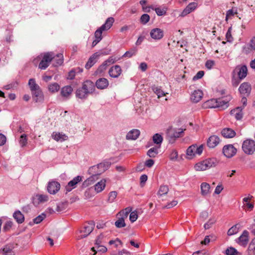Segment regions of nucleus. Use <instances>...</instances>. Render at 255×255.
<instances>
[{"label": "nucleus", "instance_id": "f257e3e1", "mask_svg": "<svg viewBox=\"0 0 255 255\" xmlns=\"http://www.w3.org/2000/svg\"><path fill=\"white\" fill-rule=\"evenodd\" d=\"M54 57V53L53 52L42 53L33 60V63L35 65H36L41 60L38 67L41 70H45L49 66L51 61Z\"/></svg>", "mask_w": 255, "mask_h": 255}, {"label": "nucleus", "instance_id": "f03ea898", "mask_svg": "<svg viewBox=\"0 0 255 255\" xmlns=\"http://www.w3.org/2000/svg\"><path fill=\"white\" fill-rule=\"evenodd\" d=\"M129 207L120 211L116 215L117 220L115 223V226L118 228H122L126 227L125 219H127L129 213L131 212Z\"/></svg>", "mask_w": 255, "mask_h": 255}, {"label": "nucleus", "instance_id": "7ed1b4c3", "mask_svg": "<svg viewBox=\"0 0 255 255\" xmlns=\"http://www.w3.org/2000/svg\"><path fill=\"white\" fill-rule=\"evenodd\" d=\"M217 160L214 158H209L197 163L194 168L196 171H204L216 165Z\"/></svg>", "mask_w": 255, "mask_h": 255}, {"label": "nucleus", "instance_id": "20e7f679", "mask_svg": "<svg viewBox=\"0 0 255 255\" xmlns=\"http://www.w3.org/2000/svg\"><path fill=\"white\" fill-rule=\"evenodd\" d=\"M244 152L247 155H252L255 152V141L252 139L245 140L242 145Z\"/></svg>", "mask_w": 255, "mask_h": 255}, {"label": "nucleus", "instance_id": "39448f33", "mask_svg": "<svg viewBox=\"0 0 255 255\" xmlns=\"http://www.w3.org/2000/svg\"><path fill=\"white\" fill-rule=\"evenodd\" d=\"M203 150L202 145L197 146L196 144L190 146L186 150V158L189 159H192L196 154L200 155Z\"/></svg>", "mask_w": 255, "mask_h": 255}, {"label": "nucleus", "instance_id": "423d86ee", "mask_svg": "<svg viewBox=\"0 0 255 255\" xmlns=\"http://www.w3.org/2000/svg\"><path fill=\"white\" fill-rule=\"evenodd\" d=\"M232 73L240 79L243 80L246 77L248 74L247 67L246 65H238Z\"/></svg>", "mask_w": 255, "mask_h": 255}, {"label": "nucleus", "instance_id": "0eeeda50", "mask_svg": "<svg viewBox=\"0 0 255 255\" xmlns=\"http://www.w3.org/2000/svg\"><path fill=\"white\" fill-rule=\"evenodd\" d=\"M251 90V85L248 82H244L240 86L239 91L240 94L244 97L242 99L244 101V103H245L246 101V98L245 97L249 96Z\"/></svg>", "mask_w": 255, "mask_h": 255}, {"label": "nucleus", "instance_id": "6e6552de", "mask_svg": "<svg viewBox=\"0 0 255 255\" xmlns=\"http://www.w3.org/2000/svg\"><path fill=\"white\" fill-rule=\"evenodd\" d=\"M60 184L55 180H52L48 182L47 186V190L50 194H56L60 189Z\"/></svg>", "mask_w": 255, "mask_h": 255}, {"label": "nucleus", "instance_id": "1a4fd4ad", "mask_svg": "<svg viewBox=\"0 0 255 255\" xmlns=\"http://www.w3.org/2000/svg\"><path fill=\"white\" fill-rule=\"evenodd\" d=\"M94 227L95 224L93 222L86 224L83 230L81 231L82 234L78 237V239H83L87 237L92 232Z\"/></svg>", "mask_w": 255, "mask_h": 255}, {"label": "nucleus", "instance_id": "9d476101", "mask_svg": "<svg viewBox=\"0 0 255 255\" xmlns=\"http://www.w3.org/2000/svg\"><path fill=\"white\" fill-rule=\"evenodd\" d=\"M223 153L227 158L234 156L237 153V149L232 144H227L223 148Z\"/></svg>", "mask_w": 255, "mask_h": 255}, {"label": "nucleus", "instance_id": "9b49d317", "mask_svg": "<svg viewBox=\"0 0 255 255\" xmlns=\"http://www.w3.org/2000/svg\"><path fill=\"white\" fill-rule=\"evenodd\" d=\"M255 51V36L253 37L248 44H246L243 47V52L248 54Z\"/></svg>", "mask_w": 255, "mask_h": 255}, {"label": "nucleus", "instance_id": "f8f14e48", "mask_svg": "<svg viewBox=\"0 0 255 255\" xmlns=\"http://www.w3.org/2000/svg\"><path fill=\"white\" fill-rule=\"evenodd\" d=\"M82 180V177L81 176H77L74 177L72 180L69 181L68 184L65 187V189L67 192H70L72 189L77 187L78 183Z\"/></svg>", "mask_w": 255, "mask_h": 255}, {"label": "nucleus", "instance_id": "ddd939ff", "mask_svg": "<svg viewBox=\"0 0 255 255\" xmlns=\"http://www.w3.org/2000/svg\"><path fill=\"white\" fill-rule=\"evenodd\" d=\"M220 141L221 140L219 136L213 135L208 138L207 144L209 148H213L219 144Z\"/></svg>", "mask_w": 255, "mask_h": 255}, {"label": "nucleus", "instance_id": "4468645a", "mask_svg": "<svg viewBox=\"0 0 255 255\" xmlns=\"http://www.w3.org/2000/svg\"><path fill=\"white\" fill-rule=\"evenodd\" d=\"M122 69L119 65H115L110 68L109 71V74L110 77L117 78L121 74Z\"/></svg>", "mask_w": 255, "mask_h": 255}, {"label": "nucleus", "instance_id": "2eb2a0df", "mask_svg": "<svg viewBox=\"0 0 255 255\" xmlns=\"http://www.w3.org/2000/svg\"><path fill=\"white\" fill-rule=\"evenodd\" d=\"M237 242L240 245L246 246L249 242V232L246 230L244 231Z\"/></svg>", "mask_w": 255, "mask_h": 255}, {"label": "nucleus", "instance_id": "dca6fc26", "mask_svg": "<svg viewBox=\"0 0 255 255\" xmlns=\"http://www.w3.org/2000/svg\"><path fill=\"white\" fill-rule=\"evenodd\" d=\"M197 6V3L195 2L189 3L188 5L183 10L181 14V15L183 17L186 16L188 14L194 11L196 8Z\"/></svg>", "mask_w": 255, "mask_h": 255}, {"label": "nucleus", "instance_id": "f3484780", "mask_svg": "<svg viewBox=\"0 0 255 255\" xmlns=\"http://www.w3.org/2000/svg\"><path fill=\"white\" fill-rule=\"evenodd\" d=\"M150 36L154 39L159 40L163 36V32L160 28H154L150 32Z\"/></svg>", "mask_w": 255, "mask_h": 255}, {"label": "nucleus", "instance_id": "a211bd4d", "mask_svg": "<svg viewBox=\"0 0 255 255\" xmlns=\"http://www.w3.org/2000/svg\"><path fill=\"white\" fill-rule=\"evenodd\" d=\"M111 164V163L109 161H104L96 165L93 166L91 170L93 169L99 168L100 172L102 174L110 167Z\"/></svg>", "mask_w": 255, "mask_h": 255}, {"label": "nucleus", "instance_id": "6ab92c4d", "mask_svg": "<svg viewBox=\"0 0 255 255\" xmlns=\"http://www.w3.org/2000/svg\"><path fill=\"white\" fill-rule=\"evenodd\" d=\"M203 92L200 90H195L191 95V100L194 103L199 102L203 97Z\"/></svg>", "mask_w": 255, "mask_h": 255}, {"label": "nucleus", "instance_id": "aec40b11", "mask_svg": "<svg viewBox=\"0 0 255 255\" xmlns=\"http://www.w3.org/2000/svg\"><path fill=\"white\" fill-rule=\"evenodd\" d=\"M96 86L99 89H106L109 86V81L106 78H101L97 80Z\"/></svg>", "mask_w": 255, "mask_h": 255}, {"label": "nucleus", "instance_id": "412c9836", "mask_svg": "<svg viewBox=\"0 0 255 255\" xmlns=\"http://www.w3.org/2000/svg\"><path fill=\"white\" fill-rule=\"evenodd\" d=\"M183 132V130L180 129L178 131H176L171 128L167 129L166 134L168 138H174L179 137Z\"/></svg>", "mask_w": 255, "mask_h": 255}, {"label": "nucleus", "instance_id": "4be33fe9", "mask_svg": "<svg viewBox=\"0 0 255 255\" xmlns=\"http://www.w3.org/2000/svg\"><path fill=\"white\" fill-rule=\"evenodd\" d=\"M52 137L57 141L62 142L68 139V136L64 133L59 132H53Z\"/></svg>", "mask_w": 255, "mask_h": 255}, {"label": "nucleus", "instance_id": "5701e85b", "mask_svg": "<svg viewBox=\"0 0 255 255\" xmlns=\"http://www.w3.org/2000/svg\"><path fill=\"white\" fill-rule=\"evenodd\" d=\"M82 88L89 94L92 93L94 88V85L92 82L86 81L83 84Z\"/></svg>", "mask_w": 255, "mask_h": 255}, {"label": "nucleus", "instance_id": "b1692460", "mask_svg": "<svg viewBox=\"0 0 255 255\" xmlns=\"http://www.w3.org/2000/svg\"><path fill=\"white\" fill-rule=\"evenodd\" d=\"M230 114L234 116L237 120H240L242 119L243 113L241 107H237L231 111Z\"/></svg>", "mask_w": 255, "mask_h": 255}, {"label": "nucleus", "instance_id": "393cba45", "mask_svg": "<svg viewBox=\"0 0 255 255\" xmlns=\"http://www.w3.org/2000/svg\"><path fill=\"white\" fill-rule=\"evenodd\" d=\"M222 135L225 138H230L236 135V132L230 128H225L221 131Z\"/></svg>", "mask_w": 255, "mask_h": 255}, {"label": "nucleus", "instance_id": "a878e982", "mask_svg": "<svg viewBox=\"0 0 255 255\" xmlns=\"http://www.w3.org/2000/svg\"><path fill=\"white\" fill-rule=\"evenodd\" d=\"M140 134V131L137 129H133L129 131L126 135L127 139L135 140Z\"/></svg>", "mask_w": 255, "mask_h": 255}, {"label": "nucleus", "instance_id": "bb28decb", "mask_svg": "<svg viewBox=\"0 0 255 255\" xmlns=\"http://www.w3.org/2000/svg\"><path fill=\"white\" fill-rule=\"evenodd\" d=\"M36 102H42L44 100V96L41 88L32 93Z\"/></svg>", "mask_w": 255, "mask_h": 255}, {"label": "nucleus", "instance_id": "cd10ccee", "mask_svg": "<svg viewBox=\"0 0 255 255\" xmlns=\"http://www.w3.org/2000/svg\"><path fill=\"white\" fill-rule=\"evenodd\" d=\"M99 179L97 175H91L83 183V187H87L95 183Z\"/></svg>", "mask_w": 255, "mask_h": 255}, {"label": "nucleus", "instance_id": "c85d7f7f", "mask_svg": "<svg viewBox=\"0 0 255 255\" xmlns=\"http://www.w3.org/2000/svg\"><path fill=\"white\" fill-rule=\"evenodd\" d=\"M0 254L2 255H14L13 251V247L10 245H7L2 250H0Z\"/></svg>", "mask_w": 255, "mask_h": 255}, {"label": "nucleus", "instance_id": "c756f323", "mask_svg": "<svg viewBox=\"0 0 255 255\" xmlns=\"http://www.w3.org/2000/svg\"><path fill=\"white\" fill-rule=\"evenodd\" d=\"M73 89L70 86H66L63 87L61 90V96L65 98H68L71 95Z\"/></svg>", "mask_w": 255, "mask_h": 255}, {"label": "nucleus", "instance_id": "7c9ffc66", "mask_svg": "<svg viewBox=\"0 0 255 255\" xmlns=\"http://www.w3.org/2000/svg\"><path fill=\"white\" fill-rule=\"evenodd\" d=\"M106 182L105 179H102L95 185L94 189L97 193H100L105 189Z\"/></svg>", "mask_w": 255, "mask_h": 255}, {"label": "nucleus", "instance_id": "2f4dec72", "mask_svg": "<svg viewBox=\"0 0 255 255\" xmlns=\"http://www.w3.org/2000/svg\"><path fill=\"white\" fill-rule=\"evenodd\" d=\"M201 194L206 196L210 193V185L206 182H203L201 184Z\"/></svg>", "mask_w": 255, "mask_h": 255}, {"label": "nucleus", "instance_id": "473e14b6", "mask_svg": "<svg viewBox=\"0 0 255 255\" xmlns=\"http://www.w3.org/2000/svg\"><path fill=\"white\" fill-rule=\"evenodd\" d=\"M99 56V54L97 53H94L89 59L88 62L85 65V68L87 69L90 68L95 63L96 59Z\"/></svg>", "mask_w": 255, "mask_h": 255}, {"label": "nucleus", "instance_id": "72a5a7b5", "mask_svg": "<svg viewBox=\"0 0 255 255\" xmlns=\"http://www.w3.org/2000/svg\"><path fill=\"white\" fill-rule=\"evenodd\" d=\"M13 217L18 224H21L24 221V215L19 211H15L13 214Z\"/></svg>", "mask_w": 255, "mask_h": 255}, {"label": "nucleus", "instance_id": "f704fd0d", "mask_svg": "<svg viewBox=\"0 0 255 255\" xmlns=\"http://www.w3.org/2000/svg\"><path fill=\"white\" fill-rule=\"evenodd\" d=\"M218 103L217 99H212L206 101L204 104V106L208 108H216L219 106Z\"/></svg>", "mask_w": 255, "mask_h": 255}, {"label": "nucleus", "instance_id": "c9c22d12", "mask_svg": "<svg viewBox=\"0 0 255 255\" xmlns=\"http://www.w3.org/2000/svg\"><path fill=\"white\" fill-rule=\"evenodd\" d=\"M114 22V18L109 17L107 19L105 24L102 25L100 27L101 28V29H102L104 31L107 30L111 27V26L113 25Z\"/></svg>", "mask_w": 255, "mask_h": 255}, {"label": "nucleus", "instance_id": "e433bc0d", "mask_svg": "<svg viewBox=\"0 0 255 255\" xmlns=\"http://www.w3.org/2000/svg\"><path fill=\"white\" fill-rule=\"evenodd\" d=\"M28 85L32 93L40 89L39 86L36 83L35 80L34 79H29Z\"/></svg>", "mask_w": 255, "mask_h": 255}, {"label": "nucleus", "instance_id": "4c0bfd02", "mask_svg": "<svg viewBox=\"0 0 255 255\" xmlns=\"http://www.w3.org/2000/svg\"><path fill=\"white\" fill-rule=\"evenodd\" d=\"M60 85L57 83H52L48 85V91L52 93H54L58 92L60 89Z\"/></svg>", "mask_w": 255, "mask_h": 255}, {"label": "nucleus", "instance_id": "58836bf2", "mask_svg": "<svg viewBox=\"0 0 255 255\" xmlns=\"http://www.w3.org/2000/svg\"><path fill=\"white\" fill-rule=\"evenodd\" d=\"M34 200H37V204L42 203L48 200V196L45 194H37L35 196Z\"/></svg>", "mask_w": 255, "mask_h": 255}, {"label": "nucleus", "instance_id": "ea45409f", "mask_svg": "<svg viewBox=\"0 0 255 255\" xmlns=\"http://www.w3.org/2000/svg\"><path fill=\"white\" fill-rule=\"evenodd\" d=\"M152 140L155 144L159 145L158 147H160L163 141V137L160 134L155 133L152 136Z\"/></svg>", "mask_w": 255, "mask_h": 255}, {"label": "nucleus", "instance_id": "a19ab883", "mask_svg": "<svg viewBox=\"0 0 255 255\" xmlns=\"http://www.w3.org/2000/svg\"><path fill=\"white\" fill-rule=\"evenodd\" d=\"M54 58L53 59L54 60L55 63H53L54 66H58L61 65L63 62V57L62 54H58L56 55H54Z\"/></svg>", "mask_w": 255, "mask_h": 255}, {"label": "nucleus", "instance_id": "79ce46f5", "mask_svg": "<svg viewBox=\"0 0 255 255\" xmlns=\"http://www.w3.org/2000/svg\"><path fill=\"white\" fill-rule=\"evenodd\" d=\"M46 217L45 214L44 213L41 214L35 218H34L32 222H29V225L30 226H33L34 224H39L42 222Z\"/></svg>", "mask_w": 255, "mask_h": 255}, {"label": "nucleus", "instance_id": "37998d69", "mask_svg": "<svg viewBox=\"0 0 255 255\" xmlns=\"http://www.w3.org/2000/svg\"><path fill=\"white\" fill-rule=\"evenodd\" d=\"M248 251L249 255H255V237L252 240L250 243Z\"/></svg>", "mask_w": 255, "mask_h": 255}, {"label": "nucleus", "instance_id": "c03bdc74", "mask_svg": "<svg viewBox=\"0 0 255 255\" xmlns=\"http://www.w3.org/2000/svg\"><path fill=\"white\" fill-rule=\"evenodd\" d=\"M88 95V94L82 88H79L76 91V96L77 98L83 99H86Z\"/></svg>", "mask_w": 255, "mask_h": 255}, {"label": "nucleus", "instance_id": "a18cd8bd", "mask_svg": "<svg viewBox=\"0 0 255 255\" xmlns=\"http://www.w3.org/2000/svg\"><path fill=\"white\" fill-rule=\"evenodd\" d=\"M82 69L80 68H77L75 69H72L69 72L67 79L69 80H72L74 78L76 72H82Z\"/></svg>", "mask_w": 255, "mask_h": 255}, {"label": "nucleus", "instance_id": "49530a36", "mask_svg": "<svg viewBox=\"0 0 255 255\" xmlns=\"http://www.w3.org/2000/svg\"><path fill=\"white\" fill-rule=\"evenodd\" d=\"M159 147H154L150 148L147 153V154L150 157H155L158 154V149Z\"/></svg>", "mask_w": 255, "mask_h": 255}, {"label": "nucleus", "instance_id": "de8ad7c7", "mask_svg": "<svg viewBox=\"0 0 255 255\" xmlns=\"http://www.w3.org/2000/svg\"><path fill=\"white\" fill-rule=\"evenodd\" d=\"M103 31L104 30L100 27L95 31V37L96 39H97L95 44H97L102 39V34Z\"/></svg>", "mask_w": 255, "mask_h": 255}, {"label": "nucleus", "instance_id": "09e8293b", "mask_svg": "<svg viewBox=\"0 0 255 255\" xmlns=\"http://www.w3.org/2000/svg\"><path fill=\"white\" fill-rule=\"evenodd\" d=\"M242 80L232 73V84L234 87H237Z\"/></svg>", "mask_w": 255, "mask_h": 255}, {"label": "nucleus", "instance_id": "8fccbe9b", "mask_svg": "<svg viewBox=\"0 0 255 255\" xmlns=\"http://www.w3.org/2000/svg\"><path fill=\"white\" fill-rule=\"evenodd\" d=\"M152 89L153 92L156 94L158 98L164 96H165L166 95V94L158 87H153L152 88Z\"/></svg>", "mask_w": 255, "mask_h": 255}, {"label": "nucleus", "instance_id": "3c124183", "mask_svg": "<svg viewBox=\"0 0 255 255\" xmlns=\"http://www.w3.org/2000/svg\"><path fill=\"white\" fill-rule=\"evenodd\" d=\"M217 101L218 103V105H219V106H218L217 108H221L222 109H225L228 107L229 105L228 102L221 99H219Z\"/></svg>", "mask_w": 255, "mask_h": 255}, {"label": "nucleus", "instance_id": "603ef678", "mask_svg": "<svg viewBox=\"0 0 255 255\" xmlns=\"http://www.w3.org/2000/svg\"><path fill=\"white\" fill-rule=\"evenodd\" d=\"M168 191L169 189L167 186L162 185L160 187L158 193L160 196H162L166 194Z\"/></svg>", "mask_w": 255, "mask_h": 255}, {"label": "nucleus", "instance_id": "864d4df0", "mask_svg": "<svg viewBox=\"0 0 255 255\" xmlns=\"http://www.w3.org/2000/svg\"><path fill=\"white\" fill-rule=\"evenodd\" d=\"M108 66L104 62L98 67L96 71V74H101L103 73L107 68Z\"/></svg>", "mask_w": 255, "mask_h": 255}, {"label": "nucleus", "instance_id": "5fc2aeb1", "mask_svg": "<svg viewBox=\"0 0 255 255\" xmlns=\"http://www.w3.org/2000/svg\"><path fill=\"white\" fill-rule=\"evenodd\" d=\"M178 156V152L176 149H173L171 150L169 158L172 161H176Z\"/></svg>", "mask_w": 255, "mask_h": 255}, {"label": "nucleus", "instance_id": "6e6d98bb", "mask_svg": "<svg viewBox=\"0 0 255 255\" xmlns=\"http://www.w3.org/2000/svg\"><path fill=\"white\" fill-rule=\"evenodd\" d=\"M27 138L26 135L25 134H22L20 137V139L19 141L21 147H23L25 146L27 144Z\"/></svg>", "mask_w": 255, "mask_h": 255}, {"label": "nucleus", "instance_id": "4d7b16f0", "mask_svg": "<svg viewBox=\"0 0 255 255\" xmlns=\"http://www.w3.org/2000/svg\"><path fill=\"white\" fill-rule=\"evenodd\" d=\"M137 49L135 48H132L129 51H127L123 55V57H131L132 56L135 55Z\"/></svg>", "mask_w": 255, "mask_h": 255}, {"label": "nucleus", "instance_id": "13d9d810", "mask_svg": "<svg viewBox=\"0 0 255 255\" xmlns=\"http://www.w3.org/2000/svg\"><path fill=\"white\" fill-rule=\"evenodd\" d=\"M154 10L158 16H161L166 13L167 8L166 7H157L155 8Z\"/></svg>", "mask_w": 255, "mask_h": 255}, {"label": "nucleus", "instance_id": "bf43d9fd", "mask_svg": "<svg viewBox=\"0 0 255 255\" xmlns=\"http://www.w3.org/2000/svg\"><path fill=\"white\" fill-rule=\"evenodd\" d=\"M237 9L235 10L233 9L228 10L226 13V20L227 21L228 19L231 18L232 16L237 14Z\"/></svg>", "mask_w": 255, "mask_h": 255}, {"label": "nucleus", "instance_id": "052dcab7", "mask_svg": "<svg viewBox=\"0 0 255 255\" xmlns=\"http://www.w3.org/2000/svg\"><path fill=\"white\" fill-rule=\"evenodd\" d=\"M150 19V16L147 14H142L140 18V21L141 23L143 24H145L147 23Z\"/></svg>", "mask_w": 255, "mask_h": 255}, {"label": "nucleus", "instance_id": "680f3d73", "mask_svg": "<svg viewBox=\"0 0 255 255\" xmlns=\"http://www.w3.org/2000/svg\"><path fill=\"white\" fill-rule=\"evenodd\" d=\"M117 192L116 191H112L109 193L108 201L110 203L113 202L117 196Z\"/></svg>", "mask_w": 255, "mask_h": 255}, {"label": "nucleus", "instance_id": "e2e57ef3", "mask_svg": "<svg viewBox=\"0 0 255 255\" xmlns=\"http://www.w3.org/2000/svg\"><path fill=\"white\" fill-rule=\"evenodd\" d=\"M12 225H13V223L11 221H10V220L7 221L5 223V224L3 227V230L5 232L8 231L11 228Z\"/></svg>", "mask_w": 255, "mask_h": 255}, {"label": "nucleus", "instance_id": "0e129e2a", "mask_svg": "<svg viewBox=\"0 0 255 255\" xmlns=\"http://www.w3.org/2000/svg\"><path fill=\"white\" fill-rule=\"evenodd\" d=\"M232 27H230L228 30V31L226 33V39L228 42H232L233 40V37L232 36Z\"/></svg>", "mask_w": 255, "mask_h": 255}, {"label": "nucleus", "instance_id": "69168bd1", "mask_svg": "<svg viewBox=\"0 0 255 255\" xmlns=\"http://www.w3.org/2000/svg\"><path fill=\"white\" fill-rule=\"evenodd\" d=\"M237 253V251L232 247L229 248L226 250L227 255H236Z\"/></svg>", "mask_w": 255, "mask_h": 255}, {"label": "nucleus", "instance_id": "338daca9", "mask_svg": "<svg viewBox=\"0 0 255 255\" xmlns=\"http://www.w3.org/2000/svg\"><path fill=\"white\" fill-rule=\"evenodd\" d=\"M238 232V229L237 225L233 226L228 231V235L229 236L233 235Z\"/></svg>", "mask_w": 255, "mask_h": 255}, {"label": "nucleus", "instance_id": "774afa93", "mask_svg": "<svg viewBox=\"0 0 255 255\" xmlns=\"http://www.w3.org/2000/svg\"><path fill=\"white\" fill-rule=\"evenodd\" d=\"M138 216L136 212L133 211L130 212L129 214V220L131 222L133 223L135 222L137 219Z\"/></svg>", "mask_w": 255, "mask_h": 255}]
</instances>
